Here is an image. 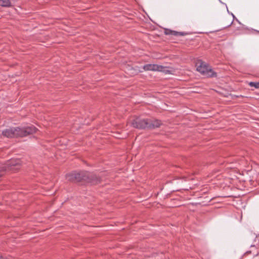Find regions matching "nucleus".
I'll return each instance as SVG.
<instances>
[{"label": "nucleus", "instance_id": "1", "mask_svg": "<svg viewBox=\"0 0 259 259\" xmlns=\"http://www.w3.org/2000/svg\"><path fill=\"white\" fill-rule=\"evenodd\" d=\"M69 181L73 182H83L91 185H97L101 183V178L93 172L86 170L74 171L66 175Z\"/></svg>", "mask_w": 259, "mask_h": 259}, {"label": "nucleus", "instance_id": "2", "mask_svg": "<svg viewBox=\"0 0 259 259\" xmlns=\"http://www.w3.org/2000/svg\"><path fill=\"white\" fill-rule=\"evenodd\" d=\"M134 128L141 130H153L160 127L162 124L161 120L154 118H144L136 117L129 122Z\"/></svg>", "mask_w": 259, "mask_h": 259}, {"label": "nucleus", "instance_id": "3", "mask_svg": "<svg viewBox=\"0 0 259 259\" xmlns=\"http://www.w3.org/2000/svg\"><path fill=\"white\" fill-rule=\"evenodd\" d=\"M36 130L33 125L22 127H13L4 130L2 134L7 138L23 137L35 133Z\"/></svg>", "mask_w": 259, "mask_h": 259}, {"label": "nucleus", "instance_id": "4", "mask_svg": "<svg viewBox=\"0 0 259 259\" xmlns=\"http://www.w3.org/2000/svg\"><path fill=\"white\" fill-rule=\"evenodd\" d=\"M21 160L18 159H12L8 160L6 163L0 166V177L4 175V172L12 171L16 172L20 169L21 166Z\"/></svg>", "mask_w": 259, "mask_h": 259}, {"label": "nucleus", "instance_id": "5", "mask_svg": "<svg viewBox=\"0 0 259 259\" xmlns=\"http://www.w3.org/2000/svg\"><path fill=\"white\" fill-rule=\"evenodd\" d=\"M197 70L201 74L208 77L216 76L217 73L214 72L207 63L201 60H198L196 63Z\"/></svg>", "mask_w": 259, "mask_h": 259}, {"label": "nucleus", "instance_id": "6", "mask_svg": "<svg viewBox=\"0 0 259 259\" xmlns=\"http://www.w3.org/2000/svg\"><path fill=\"white\" fill-rule=\"evenodd\" d=\"M143 68L145 71H161L165 74H168L170 72V71L167 70L166 67L157 64H146L143 66Z\"/></svg>", "mask_w": 259, "mask_h": 259}, {"label": "nucleus", "instance_id": "7", "mask_svg": "<svg viewBox=\"0 0 259 259\" xmlns=\"http://www.w3.org/2000/svg\"><path fill=\"white\" fill-rule=\"evenodd\" d=\"M164 32L165 35H172L175 36H185L189 34V33L186 32H178L169 29H165Z\"/></svg>", "mask_w": 259, "mask_h": 259}, {"label": "nucleus", "instance_id": "8", "mask_svg": "<svg viewBox=\"0 0 259 259\" xmlns=\"http://www.w3.org/2000/svg\"><path fill=\"white\" fill-rule=\"evenodd\" d=\"M0 6L2 7H10L11 2L10 0H0Z\"/></svg>", "mask_w": 259, "mask_h": 259}, {"label": "nucleus", "instance_id": "9", "mask_svg": "<svg viewBox=\"0 0 259 259\" xmlns=\"http://www.w3.org/2000/svg\"><path fill=\"white\" fill-rule=\"evenodd\" d=\"M249 85L250 87H253L256 89H259V82H250L249 83Z\"/></svg>", "mask_w": 259, "mask_h": 259}, {"label": "nucleus", "instance_id": "10", "mask_svg": "<svg viewBox=\"0 0 259 259\" xmlns=\"http://www.w3.org/2000/svg\"><path fill=\"white\" fill-rule=\"evenodd\" d=\"M0 259H10V258H4L2 256L0 255Z\"/></svg>", "mask_w": 259, "mask_h": 259}, {"label": "nucleus", "instance_id": "11", "mask_svg": "<svg viewBox=\"0 0 259 259\" xmlns=\"http://www.w3.org/2000/svg\"><path fill=\"white\" fill-rule=\"evenodd\" d=\"M234 167H235V166H228L227 168H228H228H234Z\"/></svg>", "mask_w": 259, "mask_h": 259}, {"label": "nucleus", "instance_id": "12", "mask_svg": "<svg viewBox=\"0 0 259 259\" xmlns=\"http://www.w3.org/2000/svg\"><path fill=\"white\" fill-rule=\"evenodd\" d=\"M231 16H232L233 18L234 17V15H233V14H232V13H231Z\"/></svg>", "mask_w": 259, "mask_h": 259}]
</instances>
